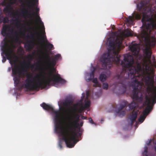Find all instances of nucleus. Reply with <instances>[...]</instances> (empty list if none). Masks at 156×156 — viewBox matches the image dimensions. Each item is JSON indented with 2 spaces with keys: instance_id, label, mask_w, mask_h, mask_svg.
<instances>
[{
  "instance_id": "obj_21",
  "label": "nucleus",
  "mask_w": 156,
  "mask_h": 156,
  "mask_svg": "<svg viewBox=\"0 0 156 156\" xmlns=\"http://www.w3.org/2000/svg\"><path fill=\"white\" fill-rule=\"evenodd\" d=\"M33 0L34 2V3H33L32 2L31 3V4H32L33 6H32L30 4V2L29 1H28V2L29 5H27L28 8L30 9H31L32 11L33 10V9L34 8V7H37L38 4V0Z\"/></svg>"
},
{
  "instance_id": "obj_42",
  "label": "nucleus",
  "mask_w": 156,
  "mask_h": 156,
  "mask_svg": "<svg viewBox=\"0 0 156 156\" xmlns=\"http://www.w3.org/2000/svg\"><path fill=\"white\" fill-rule=\"evenodd\" d=\"M83 121L81 122L80 123V126H82L83 125Z\"/></svg>"
},
{
  "instance_id": "obj_32",
  "label": "nucleus",
  "mask_w": 156,
  "mask_h": 156,
  "mask_svg": "<svg viewBox=\"0 0 156 156\" xmlns=\"http://www.w3.org/2000/svg\"><path fill=\"white\" fill-rule=\"evenodd\" d=\"M147 151H147V148H146L144 151L143 153V154H147Z\"/></svg>"
},
{
  "instance_id": "obj_38",
  "label": "nucleus",
  "mask_w": 156,
  "mask_h": 156,
  "mask_svg": "<svg viewBox=\"0 0 156 156\" xmlns=\"http://www.w3.org/2000/svg\"><path fill=\"white\" fill-rule=\"evenodd\" d=\"M62 142L60 141L59 142V144H58V146L60 147V148H62Z\"/></svg>"
},
{
  "instance_id": "obj_46",
  "label": "nucleus",
  "mask_w": 156,
  "mask_h": 156,
  "mask_svg": "<svg viewBox=\"0 0 156 156\" xmlns=\"http://www.w3.org/2000/svg\"><path fill=\"white\" fill-rule=\"evenodd\" d=\"M30 67H31V68H33V67H34V66H33V65H31V66H30Z\"/></svg>"
},
{
  "instance_id": "obj_52",
  "label": "nucleus",
  "mask_w": 156,
  "mask_h": 156,
  "mask_svg": "<svg viewBox=\"0 0 156 156\" xmlns=\"http://www.w3.org/2000/svg\"><path fill=\"white\" fill-rule=\"evenodd\" d=\"M15 58H17V56H15Z\"/></svg>"
},
{
  "instance_id": "obj_5",
  "label": "nucleus",
  "mask_w": 156,
  "mask_h": 156,
  "mask_svg": "<svg viewBox=\"0 0 156 156\" xmlns=\"http://www.w3.org/2000/svg\"><path fill=\"white\" fill-rule=\"evenodd\" d=\"M108 52L104 54L102 57V66L108 69L112 66V63L117 65L120 63V56L119 53L122 44V40L117 37L115 41H110Z\"/></svg>"
},
{
  "instance_id": "obj_43",
  "label": "nucleus",
  "mask_w": 156,
  "mask_h": 156,
  "mask_svg": "<svg viewBox=\"0 0 156 156\" xmlns=\"http://www.w3.org/2000/svg\"><path fill=\"white\" fill-rule=\"evenodd\" d=\"M98 87H101V84L99 83L98 82Z\"/></svg>"
},
{
  "instance_id": "obj_41",
  "label": "nucleus",
  "mask_w": 156,
  "mask_h": 156,
  "mask_svg": "<svg viewBox=\"0 0 156 156\" xmlns=\"http://www.w3.org/2000/svg\"><path fill=\"white\" fill-rule=\"evenodd\" d=\"M152 59L153 60V62L154 63H155V57L154 56H153V57H152Z\"/></svg>"
},
{
  "instance_id": "obj_1",
  "label": "nucleus",
  "mask_w": 156,
  "mask_h": 156,
  "mask_svg": "<svg viewBox=\"0 0 156 156\" xmlns=\"http://www.w3.org/2000/svg\"><path fill=\"white\" fill-rule=\"evenodd\" d=\"M151 51L146 49L145 54L147 61L143 64L138 63L136 67L133 66L134 63L133 56L130 55H124L123 60L121 62V65L124 67L119 74L118 75L119 83L122 85L123 89V93L126 92L127 87L130 86L133 88L132 98L133 100L141 102L143 101V97L140 92L142 83L138 81V78L143 76V73L147 74L146 80V85L147 91L150 92L153 88H156L154 85V69L152 66L151 60Z\"/></svg>"
},
{
  "instance_id": "obj_31",
  "label": "nucleus",
  "mask_w": 156,
  "mask_h": 156,
  "mask_svg": "<svg viewBox=\"0 0 156 156\" xmlns=\"http://www.w3.org/2000/svg\"><path fill=\"white\" fill-rule=\"evenodd\" d=\"M127 22H133V19L132 17L129 16L128 19L127 20Z\"/></svg>"
},
{
  "instance_id": "obj_27",
  "label": "nucleus",
  "mask_w": 156,
  "mask_h": 156,
  "mask_svg": "<svg viewBox=\"0 0 156 156\" xmlns=\"http://www.w3.org/2000/svg\"><path fill=\"white\" fill-rule=\"evenodd\" d=\"M103 88L105 90H107L108 87V84L106 83H103L102 85Z\"/></svg>"
},
{
  "instance_id": "obj_17",
  "label": "nucleus",
  "mask_w": 156,
  "mask_h": 156,
  "mask_svg": "<svg viewBox=\"0 0 156 156\" xmlns=\"http://www.w3.org/2000/svg\"><path fill=\"white\" fill-rule=\"evenodd\" d=\"M129 107L130 110H133L132 114L136 111H139V105L137 103L133 101L129 105Z\"/></svg>"
},
{
  "instance_id": "obj_13",
  "label": "nucleus",
  "mask_w": 156,
  "mask_h": 156,
  "mask_svg": "<svg viewBox=\"0 0 156 156\" xmlns=\"http://www.w3.org/2000/svg\"><path fill=\"white\" fill-rule=\"evenodd\" d=\"M28 43L26 44V46L28 49H31L33 48L34 45V36L33 34L30 35H27L26 37Z\"/></svg>"
},
{
  "instance_id": "obj_14",
  "label": "nucleus",
  "mask_w": 156,
  "mask_h": 156,
  "mask_svg": "<svg viewBox=\"0 0 156 156\" xmlns=\"http://www.w3.org/2000/svg\"><path fill=\"white\" fill-rule=\"evenodd\" d=\"M80 116L78 114L75 115H70L69 116V119L72 122V125L74 126H76L78 125L79 124L78 122L80 120Z\"/></svg>"
},
{
  "instance_id": "obj_35",
  "label": "nucleus",
  "mask_w": 156,
  "mask_h": 156,
  "mask_svg": "<svg viewBox=\"0 0 156 156\" xmlns=\"http://www.w3.org/2000/svg\"><path fill=\"white\" fill-rule=\"evenodd\" d=\"M90 93L89 91H87L86 93V98L88 99V97L89 96Z\"/></svg>"
},
{
  "instance_id": "obj_51",
  "label": "nucleus",
  "mask_w": 156,
  "mask_h": 156,
  "mask_svg": "<svg viewBox=\"0 0 156 156\" xmlns=\"http://www.w3.org/2000/svg\"><path fill=\"white\" fill-rule=\"evenodd\" d=\"M79 135H80V136H81V134H80V133H79Z\"/></svg>"
},
{
  "instance_id": "obj_33",
  "label": "nucleus",
  "mask_w": 156,
  "mask_h": 156,
  "mask_svg": "<svg viewBox=\"0 0 156 156\" xmlns=\"http://www.w3.org/2000/svg\"><path fill=\"white\" fill-rule=\"evenodd\" d=\"M88 120H89V122L92 124H94V122L93 121V119L91 118H89V119H88Z\"/></svg>"
},
{
  "instance_id": "obj_20",
  "label": "nucleus",
  "mask_w": 156,
  "mask_h": 156,
  "mask_svg": "<svg viewBox=\"0 0 156 156\" xmlns=\"http://www.w3.org/2000/svg\"><path fill=\"white\" fill-rule=\"evenodd\" d=\"M138 46L137 45H133L130 48V49L132 52L134 53L135 55L138 54L139 51L138 50Z\"/></svg>"
},
{
  "instance_id": "obj_15",
  "label": "nucleus",
  "mask_w": 156,
  "mask_h": 156,
  "mask_svg": "<svg viewBox=\"0 0 156 156\" xmlns=\"http://www.w3.org/2000/svg\"><path fill=\"white\" fill-rule=\"evenodd\" d=\"M126 105V102H123L120 104L119 108L116 111L117 115L119 116H122L126 114L125 111L122 110Z\"/></svg>"
},
{
  "instance_id": "obj_45",
  "label": "nucleus",
  "mask_w": 156,
  "mask_h": 156,
  "mask_svg": "<svg viewBox=\"0 0 156 156\" xmlns=\"http://www.w3.org/2000/svg\"><path fill=\"white\" fill-rule=\"evenodd\" d=\"M143 156H148L147 154H143Z\"/></svg>"
},
{
  "instance_id": "obj_22",
  "label": "nucleus",
  "mask_w": 156,
  "mask_h": 156,
  "mask_svg": "<svg viewBox=\"0 0 156 156\" xmlns=\"http://www.w3.org/2000/svg\"><path fill=\"white\" fill-rule=\"evenodd\" d=\"M43 37L44 39H46V42L47 43V44H46L45 45L46 47L49 50H51L53 48V44L48 42L47 40L46 39V36L45 35H44Z\"/></svg>"
},
{
  "instance_id": "obj_3",
  "label": "nucleus",
  "mask_w": 156,
  "mask_h": 156,
  "mask_svg": "<svg viewBox=\"0 0 156 156\" xmlns=\"http://www.w3.org/2000/svg\"><path fill=\"white\" fill-rule=\"evenodd\" d=\"M54 72L52 70L49 71L48 77L41 75L44 78V80L43 81L40 80V75L38 74L34 77L32 74H27L24 83L25 87L30 90H38L41 88H45L47 86H50L52 81L53 84L58 83L64 84L66 83V81L62 78L59 75H53Z\"/></svg>"
},
{
  "instance_id": "obj_18",
  "label": "nucleus",
  "mask_w": 156,
  "mask_h": 156,
  "mask_svg": "<svg viewBox=\"0 0 156 156\" xmlns=\"http://www.w3.org/2000/svg\"><path fill=\"white\" fill-rule=\"evenodd\" d=\"M138 111L133 112L129 117V119L131 121L130 125L132 126L136 121Z\"/></svg>"
},
{
  "instance_id": "obj_25",
  "label": "nucleus",
  "mask_w": 156,
  "mask_h": 156,
  "mask_svg": "<svg viewBox=\"0 0 156 156\" xmlns=\"http://www.w3.org/2000/svg\"><path fill=\"white\" fill-rule=\"evenodd\" d=\"M90 101L89 100H87L85 102L84 106L86 109H87L90 107Z\"/></svg>"
},
{
  "instance_id": "obj_47",
  "label": "nucleus",
  "mask_w": 156,
  "mask_h": 156,
  "mask_svg": "<svg viewBox=\"0 0 156 156\" xmlns=\"http://www.w3.org/2000/svg\"><path fill=\"white\" fill-rule=\"evenodd\" d=\"M154 150L156 152V146L154 147Z\"/></svg>"
},
{
  "instance_id": "obj_24",
  "label": "nucleus",
  "mask_w": 156,
  "mask_h": 156,
  "mask_svg": "<svg viewBox=\"0 0 156 156\" xmlns=\"http://www.w3.org/2000/svg\"><path fill=\"white\" fill-rule=\"evenodd\" d=\"M146 5L144 1L142 2L139 4L137 5V7L139 8V10H140Z\"/></svg>"
},
{
  "instance_id": "obj_34",
  "label": "nucleus",
  "mask_w": 156,
  "mask_h": 156,
  "mask_svg": "<svg viewBox=\"0 0 156 156\" xmlns=\"http://www.w3.org/2000/svg\"><path fill=\"white\" fill-rule=\"evenodd\" d=\"M153 141L154 144H156V136L154 138Z\"/></svg>"
},
{
  "instance_id": "obj_28",
  "label": "nucleus",
  "mask_w": 156,
  "mask_h": 156,
  "mask_svg": "<svg viewBox=\"0 0 156 156\" xmlns=\"http://www.w3.org/2000/svg\"><path fill=\"white\" fill-rule=\"evenodd\" d=\"M136 20H140L141 18V15L139 13L135 14L134 16Z\"/></svg>"
},
{
  "instance_id": "obj_40",
  "label": "nucleus",
  "mask_w": 156,
  "mask_h": 156,
  "mask_svg": "<svg viewBox=\"0 0 156 156\" xmlns=\"http://www.w3.org/2000/svg\"><path fill=\"white\" fill-rule=\"evenodd\" d=\"M81 119H87V117L86 116H81Z\"/></svg>"
},
{
  "instance_id": "obj_4",
  "label": "nucleus",
  "mask_w": 156,
  "mask_h": 156,
  "mask_svg": "<svg viewBox=\"0 0 156 156\" xmlns=\"http://www.w3.org/2000/svg\"><path fill=\"white\" fill-rule=\"evenodd\" d=\"M4 43L2 46L1 49L3 53L4 54L7 59L9 60L11 65L14 64V66L12 69V74L14 76L13 80L15 86L18 85L20 78L25 75L27 72V69L29 68V65L30 62L29 60H24L23 62L22 63L20 66H18L16 64V61L12 59V54L14 53V50L10 48L7 41L6 37L4 39Z\"/></svg>"
},
{
  "instance_id": "obj_54",
  "label": "nucleus",
  "mask_w": 156,
  "mask_h": 156,
  "mask_svg": "<svg viewBox=\"0 0 156 156\" xmlns=\"http://www.w3.org/2000/svg\"><path fill=\"white\" fill-rule=\"evenodd\" d=\"M0 12H1V8H0Z\"/></svg>"
},
{
  "instance_id": "obj_39",
  "label": "nucleus",
  "mask_w": 156,
  "mask_h": 156,
  "mask_svg": "<svg viewBox=\"0 0 156 156\" xmlns=\"http://www.w3.org/2000/svg\"><path fill=\"white\" fill-rule=\"evenodd\" d=\"M152 141V140L151 139L147 143V144L148 145H149L151 144V143Z\"/></svg>"
},
{
  "instance_id": "obj_30",
  "label": "nucleus",
  "mask_w": 156,
  "mask_h": 156,
  "mask_svg": "<svg viewBox=\"0 0 156 156\" xmlns=\"http://www.w3.org/2000/svg\"><path fill=\"white\" fill-rule=\"evenodd\" d=\"M16 23L17 24H19V27H18L17 28H21L22 27L20 25L21 23H20V22H18V20L17 19H16Z\"/></svg>"
},
{
  "instance_id": "obj_37",
  "label": "nucleus",
  "mask_w": 156,
  "mask_h": 156,
  "mask_svg": "<svg viewBox=\"0 0 156 156\" xmlns=\"http://www.w3.org/2000/svg\"><path fill=\"white\" fill-rule=\"evenodd\" d=\"M6 60V58H5V57L3 56V59H2V62L4 63V62H5Z\"/></svg>"
},
{
  "instance_id": "obj_11",
  "label": "nucleus",
  "mask_w": 156,
  "mask_h": 156,
  "mask_svg": "<svg viewBox=\"0 0 156 156\" xmlns=\"http://www.w3.org/2000/svg\"><path fill=\"white\" fill-rule=\"evenodd\" d=\"M60 56V55L57 54L54 58H51L49 55L48 54L46 53V55L44 57V58L48 60L47 67L49 69H51L50 71L51 70L54 71L55 70L54 68V67L56 65V61L58 59Z\"/></svg>"
},
{
  "instance_id": "obj_23",
  "label": "nucleus",
  "mask_w": 156,
  "mask_h": 156,
  "mask_svg": "<svg viewBox=\"0 0 156 156\" xmlns=\"http://www.w3.org/2000/svg\"><path fill=\"white\" fill-rule=\"evenodd\" d=\"M106 75L104 74H101L99 77V79L102 82L105 81L106 80Z\"/></svg>"
},
{
  "instance_id": "obj_29",
  "label": "nucleus",
  "mask_w": 156,
  "mask_h": 156,
  "mask_svg": "<svg viewBox=\"0 0 156 156\" xmlns=\"http://www.w3.org/2000/svg\"><path fill=\"white\" fill-rule=\"evenodd\" d=\"M86 109L85 108L84 106L81 105L80 107V112H82Z\"/></svg>"
},
{
  "instance_id": "obj_12",
  "label": "nucleus",
  "mask_w": 156,
  "mask_h": 156,
  "mask_svg": "<svg viewBox=\"0 0 156 156\" xmlns=\"http://www.w3.org/2000/svg\"><path fill=\"white\" fill-rule=\"evenodd\" d=\"M96 70V68L92 66L90 69L91 73L86 72L85 79L87 82H89L92 80V82L94 83L93 86L95 87H98V79L97 78H94V73Z\"/></svg>"
},
{
  "instance_id": "obj_48",
  "label": "nucleus",
  "mask_w": 156,
  "mask_h": 156,
  "mask_svg": "<svg viewBox=\"0 0 156 156\" xmlns=\"http://www.w3.org/2000/svg\"><path fill=\"white\" fill-rule=\"evenodd\" d=\"M8 70H9V71H10L11 70V68L10 67L8 69Z\"/></svg>"
},
{
  "instance_id": "obj_9",
  "label": "nucleus",
  "mask_w": 156,
  "mask_h": 156,
  "mask_svg": "<svg viewBox=\"0 0 156 156\" xmlns=\"http://www.w3.org/2000/svg\"><path fill=\"white\" fill-rule=\"evenodd\" d=\"M10 33V34L13 36L14 40L18 41L19 39L18 34L13 27L10 28L8 24H5L3 26L1 30V33L4 37L8 36Z\"/></svg>"
},
{
  "instance_id": "obj_36",
  "label": "nucleus",
  "mask_w": 156,
  "mask_h": 156,
  "mask_svg": "<svg viewBox=\"0 0 156 156\" xmlns=\"http://www.w3.org/2000/svg\"><path fill=\"white\" fill-rule=\"evenodd\" d=\"M35 34L36 35V36H37V39H38L39 38V33L37 32L36 31L35 33Z\"/></svg>"
},
{
  "instance_id": "obj_8",
  "label": "nucleus",
  "mask_w": 156,
  "mask_h": 156,
  "mask_svg": "<svg viewBox=\"0 0 156 156\" xmlns=\"http://www.w3.org/2000/svg\"><path fill=\"white\" fill-rule=\"evenodd\" d=\"M143 26L146 27L147 30H151L154 29H156V20L151 17L149 18L147 16L144 15L141 20Z\"/></svg>"
},
{
  "instance_id": "obj_26",
  "label": "nucleus",
  "mask_w": 156,
  "mask_h": 156,
  "mask_svg": "<svg viewBox=\"0 0 156 156\" xmlns=\"http://www.w3.org/2000/svg\"><path fill=\"white\" fill-rule=\"evenodd\" d=\"M9 19L8 17L5 16L3 17L2 22L4 23H8L9 22Z\"/></svg>"
},
{
  "instance_id": "obj_10",
  "label": "nucleus",
  "mask_w": 156,
  "mask_h": 156,
  "mask_svg": "<svg viewBox=\"0 0 156 156\" xmlns=\"http://www.w3.org/2000/svg\"><path fill=\"white\" fill-rule=\"evenodd\" d=\"M148 33L145 30H143L141 32L140 36L141 38H144L145 42L150 48L153 47L156 44V40L155 37L152 36L151 38L148 36Z\"/></svg>"
},
{
  "instance_id": "obj_7",
  "label": "nucleus",
  "mask_w": 156,
  "mask_h": 156,
  "mask_svg": "<svg viewBox=\"0 0 156 156\" xmlns=\"http://www.w3.org/2000/svg\"><path fill=\"white\" fill-rule=\"evenodd\" d=\"M39 9L36 7L35 9V12H34L32 11V12L30 10H29L28 8L23 9L22 11V13L23 16H26L28 17H30L32 18L34 17L35 14L36 15L37 17V20L40 23L41 25V28L43 30L44 34H45V28L43 22L41 21L40 17L38 15L39 13Z\"/></svg>"
},
{
  "instance_id": "obj_2",
  "label": "nucleus",
  "mask_w": 156,
  "mask_h": 156,
  "mask_svg": "<svg viewBox=\"0 0 156 156\" xmlns=\"http://www.w3.org/2000/svg\"><path fill=\"white\" fill-rule=\"evenodd\" d=\"M41 106L44 109L49 111L55 115V132L62 137V140L65 141L68 147H73L78 141L76 139L77 133L73 131L71 127L67 128L62 124L61 122V114L59 110L56 111L51 106L44 102L41 104Z\"/></svg>"
},
{
  "instance_id": "obj_16",
  "label": "nucleus",
  "mask_w": 156,
  "mask_h": 156,
  "mask_svg": "<svg viewBox=\"0 0 156 156\" xmlns=\"http://www.w3.org/2000/svg\"><path fill=\"white\" fill-rule=\"evenodd\" d=\"M16 0H14L13 1H10L9 3H8V5L4 8L3 12L5 14H11V11L12 8L11 5L15 4L16 3Z\"/></svg>"
},
{
  "instance_id": "obj_53",
  "label": "nucleus",
  "mask_w": 156,
  "mask_h": 156,
  "mask_svg": "<svg viewBox=\"0 0 156 156\" xmlns=\"http://www.w3.org/2000/svg\"><path fill=\"white\" fill-rule=\"evenodd\" d=\"M24 31H25L26 30H25V29H24Z\"/></svg>"
},
{
  "instance_id": "obj_50",
  "label": "nucleus",
  "mask_w": 156,
  "mask_h": 156,
  "mask_svg": "<svg viewBox=\"0 0 156 156\" xmlns=\"http://www.w3.org/2000/svg\"><path fill=\"white\" fill-rule=\"evenodd\" d=\"M4 3L5 5H6V4H7L6 2H4Z\"/></svg>"
},
{
  "instance_id": "obj_49",
  "label": "nucleus",
  "mask_w": 156,
  "mask_h": 156,
  "mask_svg": "<svg viewBox=\"0 0 156 156\" xmlns=\"http://www.w3.org/2000/svg\"><path fill=\"white\" fill-rule=\"evenodd\" d=\"M129 35L130 36H131L132 35L131 34V33H129Z\"/></svg>"
},
{
  "instance_id": "obj_6",
  "label": "nucleus",
  "mask_w": 156,
  "mask_h": 156,
  "mask_svg": "<svg viewBox=\"0 0 156 156\" xmlns=\"http://www.w3.org/2000/svg\"><path fill=\"white\" fill-rule=\"evenodd\" d=\"M146 91L149 95L146 94L145 97V104L147 105L145 109L144 110L142 114L141 115L138 119V121L140 123L143 122L147 116L152 109V106L156 103V88H153L152 90L150 92Z\"/></svg>"
},
{
  "instance_id": "obj_44",
  "label": "nucleus",
  "mask_w": 156,
  "mask_h": 156,
  "mask_svg": "<svg viewBox=\"0 0 156 156\" xmlns=\"http://www.w3.org/2000/svg\"><path fill=\"white\" fill-rule=\"evenodd\" d=\"M101 123H102V122H103V121H104V119L103 118H102L101 119Z\"/></svg>"
},
{
  "instance_id": "obj_19",
  "label": "nucleus",
  "mask_w": 156,
  "mask_h": 156,
  "mask_svg": "<svg viewBox=\"0 0 156 156\" xmlns=\"http://www.w3.org/2000/svg\"><path fill=\"white\" fill-rule=\"evenodd\" d=\"M73 101L70 100H66L63 102L62 105L66 107L68 110H69V107L72 104Z\"/></svg>"
}]
</instances>
